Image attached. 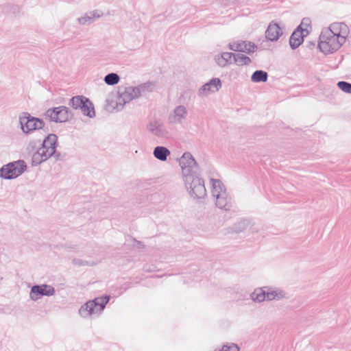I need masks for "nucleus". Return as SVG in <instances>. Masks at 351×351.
<instances>
[{
	"label": "nucleus",
	"instance_id": "1",
	"mask_svg": "<svg viewBox=\"0 0 351 351\" xmlns=\"http://www.w3.org/2000/svg\"><path fill=\"white\" fill-rule=\"evenodd\" d=\"M350 31L343 22H334L320 32L317 48L324 55H330L338 51L347 42Z\"/></svg>",
	"mask_w": 351,
	"mask_h": 351
},
{
	"label": "nucleus",
	"instance_id": "2",
	"mask_svg": "<svg viewBox=\"0 0 351 351\" xmlns=\"http://www.w3.org/2000/svg\"><path fill=\"white\" fill-rule=\"evenodd\" d=\"M151 84L150 82H147L136 86H128L120 90L112 108L116 111L122 110L126 104L140 97Z\"/></svg>",
	"mask_w": 351,
	"mask_h": 351
},
{
	"label": "nucleus",
	"instance_id": "3",
	"mask_svg": "<svg viewBox=\"0 0 351 351\" xmlns=\"http://www.w3.org/2000/svg\"><path fill=\"white\" fill-rule=\"evenodd\" d=\"M109 300V295H103L88 300L80 307L78 314L83 319L98 317L102 314Z\"/></svg>",
	"mask_w": 351,
	"mask_h": 351
},
{
	"label": "nucleus",
	"instance_id": "4",
	"mask_svg": "<svg viewBox=\"0 0 351 351\" xmlns=\"http://www.w3.org/2000/svg\"><path fill=\"white\" fill-rule=\"evenodd\" d=\"M57 141L56 134H49L44 139L42 146L32 154V165L38 166L55 154Z\"/></svg>",
	"mask_w": 351,
	"mask_h": 351
},
{
	"label": "nucleus",
	"instance_id": "5",
	"mask_svg": "<svg viewBox=\"0 0 351 351\" xmlns=\"http://www.w3.org/2000/svg\"><path fill=\"white\" fill-rule=\"evenodd\" d=\"M185 189L193 199H203L206 196L204 180L197 174L182 178Z\"/></svg>",
	"mask_w": 351,
	"mask_h": 351
},
{
	"label": "nucleus",
	"instance_id": "6",
	"mask_svg": "<svg viewBox=\"0 0 351 351\" xmlns=\"http://www.w3.org/2000/svg\"><path fill=\"white\" fill-rule=\"evenodd\" d=\"M20 128L25 134H29L34 131L40 130L44 126L43 120L34 117L27 112H23L19 118Z\"/></svg>",
	"mask_w": 351,
	"mask_h": 351
},
{
	"label": "nucleus",
	"instance_id": "7",
	"mask_svg": "<svg viewBox=\"0 0 351 351\" xmlns=\"http://www.w3.org/2000/svg\"><path fill=\"white\" fill-rule=\"evenodd\" d=\"M27 168L24 160H19L4 165L0 169V176L3 178L11 180L21 176Z\"/></svg>",
	"mask_w": 351,
	"mask_h": 351
},
{
	"label": "nucleus",
	"instance_id": "8",
	"mask_svg": "<svg viewBox=\"0 0 351 351\" xmlns=\"http://www.w3.org/2000/svg\"><path fill=\"white\" fill-rule=\"evenodd\" d=\"M69 105L75 110H80L84 116L89 118H94L95 117L93 104L86 97L75 96L70 100Z\"/></svg>",
	"mask_w": 351,
	"mask_h": 351
},
{
	"label": "nucleus",
	"instance_id": "9",
	"mask_svg": "<svg viewBox=\"0 0 351 351\" xmlns=\"http://www.w3.org/2000/svg\"><path fill=\"white\" fill-rule=\"evenodd\" d=\"M179 165L182 170V178L190 176L196 173L198 165L189 152H185L178 159Z\"/></svg>",
	"mask_w": 351,
	"mask_h": 351
},
{
	"label": "nucleus",
	"instance_id": "10",
	"mask_svg": "<svg viewBox=\"0 0 351 351\" xmlns=\"http://www.w3.org/2000/svg\"><path fill=\"white\" fill-rule=\"evenodd\" d=\"M45 116L51 121L63 123L68 121L72 117V113L67 107L58 106L48 109Z\"/></svg>",
	"mask_w": 351,
	"mask_h": 351
},
{
	"label": "nucleus",
	"instance_id": "11",
	"mask_svg": "<svg viewBox=\"0 0 351 351\" xmlns=\"http://www.w3.org/2000/svg\"><path fill=\"white\" fill-rule=\"evenodd\" d=\"M189 111L186 106L179 104L176 106L168 114L167 121L172 125L182 124L186 119Z\"/></svg>",
	"mask_w": 351,
	"mask_h": 351
},
{
	"label": "nucleus",
	"instance_id": "12",
	"mask_svg": "<svg viewBox=\"0 0 351 351\" xmlns=\"http://www.w3.org/2000/svg\"><path fill=\"white\" fill-rule=\"evenodd\" d=\"M228 48L233 51L248 55L253 54L257 50L254 43L249 40H232L229 42Z\"/></svg>",
	"mask_w": 351,
	"mask_h": 351
},
{
	"label": "nucleus",
	"instance_id": "13",
	"mask_svg": "<svg viewBox=\"0 0 351 351\" xmlns=\"http://www.w3.org/2000/svg\"><path fill=\"white\" fill-rule=\"evenodd\" d=\"M283 33L284 25L276 20H273L269 22L265 30V37L268 41L276 42L283 35Z\"/></svg>",
	"mask_w": 351,
	"mask_h": 351
},
{
	"label": "nucleus",
	"instance_id": "14",
	"mask_svg": "<svg viewBox=\"0 0 351 351\" xmlns=\"http://www.w3.org/2000/svg\"><path fill=\"white\" fill-rule=\"evenodd\" d=\"M221 88V80L218 77H213L199 88L197 95L201 98L207 97L218 92Z\"/></svg>",
	"mask_w": 351,
	"mask_h": 351
},
{
	"label": "nucleus",
	"instance_id": "15",
	"mask_svg": "<svg viewBox=\"0 0 351 351\" xmlns=\"http://www.w3.org/2000/svg\"><path fill=\"white\" fill-rule=\"evenodd\" d=\"M54 293L55 289L51 285L46 284L34 285L29 292V298L32 301H37L43 296H52Z\"/></svg>",
	"mask_w": 351,
	"mask_h": 351
},
{
	"label": "nucleus",
	"instance_id": "16",
	"mask_svg": "<svg viewBox=\"0 0 351 351\" xmlns=\"http://www.w3.org/2000/svg\"><path fill=\"white\" fill-rule=\"evenodd\" d=\"M146 128L149 133L159 138H166L169 135L165 125L160 120H151L147 123Z\"/></svg>",
	"mask_w": 351,
	"mask_h": 351
},
{
	"label": "nucleus",
	"instance_id": "17",
	"mask_svg": "<svg viewBox=\"0 0 351 351\" xmlns=\"http://www.w3.org/2000/svg\"><path fill=\"white\" fill-rule=\"evenodd\" d=\"M232 58H233V53L228 51L219 52L213 56V61L215 64L221 69L230 65L232 64Z\"/></svg>",
	"mask_w": 351,
	"mask_h": 351
},
{
	"label": "nucleus",
	"instance_id": "18",
	"mask_svg": "<svg viewBox=\"0 0 351 351\" xmlns=\"http://www.w3.org/2000/svg\"><path fill=\"white\" fill-rule=\"evenodd\" d=\"M267 301L281 300L288 298L287 293L280 288L265 287Z\"/></svg>",
	"mask_w": 351,
	"mask_h": 351
},
{
	"label": "nucleus",
	"instance_id": "19",
	"mask_svg": "<svg viewBox=\"0 0 351 351\" xmlns=\"http://www.w3.org/2000/svg\"><path fill=\"white\" fill-rule=\"evenodd\" d=\"M215 205L220 209L228 210L232 206L231 198L226 191L225 193H221L220 195L214 198Z\"/></svg>",
	"mask_w": 351,
	"mask_h": 351
},
{
	"label": "nucleus",
	"instance_id": "20",
	"mask_svg": "<svg viewBox=\"0 0 351 351\" xmlns=\"http://www.w3.org/2000/svg\"><path fill=\"white\" fill-rule=\"evenodd\" d=\"M210 184L211 185V194L213 198L226 191L225 186L219 180L211 178Z\"/></svg>",
	"mask_w": 351,
	"mask_h": 351
},
{
	"label": "nucleus",
	"instance_id": "21",
	"mask_svg": "<svg viewBox=\"0 0 351 351\" xmlns=\"http://www.w3.org/2000/svg\"><path fill=\"white\" fill-rule=\"evenodd\" d=\"M306 36L299 29L294 30L289 38V45L291 49L298 48L302 43L304 37Z\"/></svg>",
	"mask_w": 351,
	"mask_h": 351
},
{
	"label": "nucleus",
	"instance_id": "22",
	"mask_svg": "<svg viewBox=\"0 0 351 351\" xmlns=\"http://www.w3.org/2000/svg\"><path fill=\"white\" fill-rule=\"evenodd\" d=\"M250 299L257 303L267 301L265 287L255 289L250 294Z\"/></svg>",
	"mask_w": 351,
	"mask_h": 351
},
{
	"label": "nucleus",
	"instance_id": "23",
	"mask_svg": "<svg viewBox=\"0 0 351 351\" xmlns=\"http://www.w3.org/2000/svg\"><path fill=\"white\" fill-rule=\"evenodd\" d=\"M171 154L170 151L166 147L157 146L154 149L153 155L154 156L160 161H166L167 157Z\"/></svg>",
	"mask_w": 351,
	"mask_h": 351
},
{
	"label": "nucleus",
	"instance_id": "24",
	"mask_svg": "<svg viewBox=\"0 0 351 351\" xmlns=\"http://www.w3.org/2000/svg\"><path fill=\"white\" fill-rule=\"evenodd\" d=\"M234 62L239 66H248L252 63V59L245 54L233 53Z\"/></svg>",
	"mask_w": 351,
	"mask_h": 351
},
{
	"label": "nucleus",
	"instance_id": "25",
	"mask_svg": "<svg viewBox=\"0 0 351 351\" xmlns=\"http://www.w3.org/2000/svg\"><path fill=\"white\" fill-rule=\"evenodd\" d=\"M267 73L263 70H257L251 76V80L254 83L265 82L267 80Z\"/></svg>",
	"mask_w": 351,
	"mask_h": 351
},
{
	"label": "nucleus",
	"instance_id": "26",
	"mask_svg": "<svg viewBox=\"0 0 351 351\" xmlns=\"http://www.w3.org/2000/svg\"><path fill=\"white\" fill-rule=\"evenodd\" d=\"M104 81L108 86H114L119 84L120 77L116 73H110L104 77Z\"/></svg>",
	"mask_w": 351,
	"mask_h": 351
},
{
	"label": "nucleus",
	"instance_id": "27",
	"mask_svg": "<svg viewBox=\"0 0 351 351\" xmlns=\"http://www.w3.org/2000/svg\"><path fill=\"white\" fill-rule=\"evenodd\" d=\"M311 21L309 18H304L297 29H299L303 34L307 36L311 29Z\"/></svg>",
	"mask_w": 351,
	"mask_h": 351
},
{
	"label": "nucleus",
	"instance_id": "28",
	"mask_svg": "<svg viewBox=\"0 0 351 351\" xmlns=\"http://www.w3.org/2000/svg\"><path fill=\"white\" fill-rule=\"evenodd\" d=\"M337 86L344 93L351 94V84L341 81L337 83Z\"/></svg>",
	"mask_w": 351,
	"mask_h": 351
},
{
	"label": "nucleus",
	"instance_id": "29",
	"mask_svg": "<svg viewBox=\"0 0 351 351\" xmlns=\"http://www.w3.org/2000/svg\"><path fill=\"white\" fill-rule=\"evenodd\" d=\"M77 21L80 25H82L90 24L93 22L90 19L88 13H86L84 16L79 17L77 19Z\"/></svg>",
	"mask_w": 351,
	"mask_h": 351
},
{
	"label": "nucleus",
	"instance_id": "30",
	"mask_svg": "<svg viewBox=\"0 0 351 351\" xmlns=\"http://www.w3.org/2000/svg\"><path fill=\"white\" fill-rule=\"evenodd\" d=\"M88 13L93 21H94L95 19L100 18L101 16H103L102 11L98 10H93Z\"/></svg>",
	"mask_w": 351,
	"mask_h": 351
},
{
	"label": "nucleus",
	"instance_id": "31",
	"mask_svg": "<svg viewBox=\"0 0 351 351\" xmlns=\"http://www.w3.org/2000/svg\"><path fill=\"white\" fill-rule=\"evenodd\" d=\"M36 145V141H32L29 142V147H34Z\"/></svg>",
	"mask_w": 351,
	"mask_h": 351
},
{
	"label": "nucleus",
	"instance_id": "32",
	"mask_svg": "<svg viewBox=\"0 0 351 351\" xmlns=\"http://www.w3.org/2000/svg\"><path fill=\"white\" fill-rule=\"evenodd\" d=\"M85 263L86 264H87V262L85 261V262H82V263H79L80 265H85Z\"/></svg>",
	"mask_w": 351,
	"mask_h": 351
}]
</instances>
